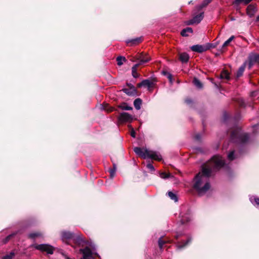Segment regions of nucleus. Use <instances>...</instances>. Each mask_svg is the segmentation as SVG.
<instances>
[{
    "label": "nucleus",
    "instance_id": "nucleus-1",
    "mask_svg": "<svg viewBox=\"0 0 259 259\" xmlns=\"http://www.w3.org/2000/svg\"><path fill=\"white\" fill-rule=\"evenodd\" d=\"M224 164V160L221 156H214L209 163L202 167V171L195 176L193 181V188L199 194L206 192L210 187L209 178L212 171L219 170Z\"/></svg>",
    "mask_w": 259,
    "mask_h": 259
},
{
    "label": "nucleus",
    "instance_id": "nucleus-2",
    "mask_svg": "<svg viewBox=\"0 0 259 259\" xmlns=\"http://www.w3.org/2000/svg\"><path fill=\"white\" fill-rule=\"evenodd\" d=\"M134 151L137 155L144 159L149 158L158 161L162 159V157L158 152L149 150L146 148L136 147L134 148Z\"/></svg>",
    "mask_w": 259,
    "mask_h": 259
},
{
    "label": "nucleus",
    "instance_id": "nucleus-3",
    "mask_svg": "<svg viewBox=\"0 0 259 259\" xmlns=\"http://www.w3.org/2000/svg\"><path fill=\"white\" fill-rule=\"evenodd\" d=\"M231 140L233 142L245 144L248 141L249 136L248 134L242 133L240 127H236L231 131Z\"/></svg>",
    "mask_w": 259,
    "mask_h": 259
},
{
    "label": "nucleus",
    "instance_id": "nucleus-4",
    "mask_svg": "<svg viewBox=\"0 0 259 259\" xmlns=\"http://www.w3.org/2000/svg\"><path fill=\"white\" fill-rule=\"evenodd\" d=\"M34 247L36 249L41 251H45L48 254H52L54 253V248L49 244H42L35 245Z\"/></svg>",
    "mask_w": 259,
    "mask_h": 259
},
{
    "label": "nucleus",
    "instance_id": "nucleus-5",
    "mask_svg": "<svg viewBox=\"0 0 259 259\" xmlns=\"http://www.w3.org/2000/svg\"><path fill=\"white\" fill-rule=\"evenodd\" d=\"M133 119V116L126 112L121 113L118 116L120 122H131Z\"/></svg>",
    "mask_w": 259,
    "mask_h": 259
},
{
    "label": "nucleus",
    "instance_id": "nucleus-6",
    "mask_svg": "<svg viewBox=\"0 0 259 259\" xmlns=\"http://www.w3.org/2000/svg\"><path fill=\"white\" fill-rule=\"evenodd\" d=\"M204 17V13L202 12L199 15H197L194 17L192 19L187 22V25H192L194 24H198L203 19Z\"/></svg>",
    "mask_w": 259,
    "mask_h": 259
},
{
    "label": "nucleus",
    "instance_id": "nucleus-7",
    "mask_svg": "<svg viewBox=\"0 0 259 259\" xmlns=\"http://www.w3.org/2000/svg\"><path fill=\"white\" fill-rule=\"evenodd\" d=\"M79 252L83 254V257L80 259H92V252L89 247H86L83 249L81 248L79 249Z\"/></svg>",
    "mask_w": 259,
    "mask_h": 259
},
{
    "label": "nucleus",
    "instance_id": "nucleus-8",
    "mask_svg": "<svg viewBox=\"0 0 259 259\" xmlns=\"http://www.w3.org/2000/svg\"><path fill=\"white\" fill-rule=\"evenodd\" d=\"M135 58L136 60H139L138 63L140 64V65L146 63L151 60L150 57L148 56V55L144 54L143 53H141L136 56Z\"/></svg>",
    "mask_w": 259,
    "mask_h": 259
},
{
    "label": "nucleus",
    "instance_id": "nucleus-9",
    "mask_svg": "<svg viewBox=\"0 0 259 259\" xmlns=\"http://www.w3.org/2000/svg\"><path fill=\"white\" fill-rule=\"evenodd\" d=\"M259 64V55L251 54L249 57L248 67L251 68L255 64Z\"/></svg>",
    "mask_w": 259,
    "mask_h": 259
},
{
    "label": "nucleus",
    "instance_id": "nucleus-10",
    "mask_svg": "<svg viewBox=\"0 0 259 259\" xmlns=\"http://www.w3.org/2000/svg\"><path fill=\"white\" fill-rule=\"evenodd\" d=\"M191 49L193 52L201 53L208 50V48H206L205 45H196L192 46Z\"/></svg>",
    "mask_w": 259,
    "mask_h": 259
},
{
    "label": "nucleus",
    "instance_id": "nucleus-11",
    "mask_svg": "<svg viewBox=\"0 0 259 259\" xmlns=\"http://www.w3.org/2000/svg\"><path fill=\"white\" fill-rule=\"evenodd\" d=\"M74 238V235L73 233L70 232H63L62 233V239L63 242H65L68 243L67 241L70 239Z\"/></svg>",
    "mask_w": 259,
    "mask_h": 259
},
{
    "label": "nucleus",
    "instance_id": "nucleus-12",
    "mask_svg": "<svg viewBox=\"0 0 259 259\" xmlns=\"http://www.w3.org/2000/svg\"><path fill=\"white\" fill-rule=\"evenodd\" d=\"M256 11V7L252 5H249L246 9L247 14L250 17L253 16Z\"/></svg>",
    "mask_w": 259,
    "mask_h": 259
},
{
    "label": "nucleus",
    "instance_id": "nucleus-13",
    "mask_svg": "<svg viewBox=\"0 0 259 259\" xmlns=\"http://www.w3.org/2000/svg\"><path fill=\"white\" fill-rule=\"evenodd\" d=\"M153 85V82L149 79L143 80L141 82L138 84V87H147L149 89Z\"/></svg>",
    "mask_w": 259,
    "mask_h": 259
},
{
    "label": "nucleus",
    "instance_id": "nucleus-14",
    "mask_svg": "<svg viewBox=\"0 0 259 259\" xmlns=\"http://www.w3.org/2000/svg\"><path fill=\"white\" fill-rule=\"evenodd\" d=\"M181 215V222L182 224H185L186 222H188L191 219V217L189 212L187 213L185 215Z\"/></svg>",
    "mask_w": 259,
    "mask_h": 259
},
{
    "label": "nucleus",
    "instance_id": "nucleus-15",
    "mask_svg": "<svg viewBox=\"0 0 259 259\" xmlns=\"http://www.w3.org/2000/svg\"><path fill=\"white\" fill-rule=\"evenodd\" d=\"M179 59L182 63H187L189 59V56L186 53H182L179 55Z\"/></svg>",
    "mask_w": 259,
    "mask_h": 259
},
{
    "label": "nucleus",
    "instance_id": "nucleus-16",
    "mask_svg": "<svg viewBox=\"0 0 259 259\" xmlns=\"http://www.w3.org/2000/svg\"><path fill=\"white\" fill-rule=\"evenodd\" d=\"M192 32L193 30L191 27H187L182 30L181 34L183 36H188L189 35L188 33H192Z\"/></svg>",
    "mask_w": 259,
    "mask_h": 259
},
{
    "label": "nucleus",
    "instance_id": "nucleus-17",
    "mask_svg": "<svg viewBox=\"0 0 259 259\" xmlns=\"http://www.w3.org/2000/svg\"><path fill=\"white\" fill-rule=\"evenodd\" d=\"M142 100L140 98L136 99L134 102V105L135 108L137 110H140L141 109V106L142 105Z\"/></svg>",
    "mask_w": 259,
    "mask_h": 259
},
{
    "label": "nucleus",
    "instance_id": "nucleus-18",
    "mask_svg": "<svg viewBox=\"0 0 259 259\" xmlns=\"http://www.w3.org/2000/svg\"><path fill=\"white\" fill-rule=\"evenodd\" d=\"M140 65V64L137 63V64L134 65L132 68V75H133V77L135 78H136L138 76V74L137 72V68Z\"/></svg>",
    "mask_w": 259,
    "mask_h": 259
},
{
    "label": "nucleus",
    "instance_id": "nucleus-19",
    "mask_svg": "<svg viewBox=\"0 0 259 259\" xmlns=\"http://www.w3.org/2000/svg\"><path fill=\"white\" fill-rule=\"evenodd\" d=\"M119 107L123 110H131L133 109L132 107L130 106L126 103H123L119 106Z\"/></svg>",
    "mask_w": 259,
    "mask_h": 259
},
{
    "label": "nucleus",
    "instance_id": "nucleus-20",
    "mask_svg": "<svg viewBox=\"0 0 259 259\" xmlns=\"http://www.w3.org/2000/svg\"><path fill=\"white\" fill-rule=\"evenodd\" d=\"M245 68V64H244L239 68V69L237 72V77H240L243 74V73L244 71Z\"/></svg>",
    "mask_w": 259,
    "mask_h": 259
},
{
    "label": "nucleus",
    "instance_id": "nucleus-21",
    "mask_svg": "<svg viewBox=\"0 0 259 259\" xmlns=\"http://www.w3.org/2000/svg\"><path fill=\"white\" fill-rule=\"evenodd\" d=\"M123 92L127 95L131 96L134 95L136 92V90L134 88L131 89H124L123 90Z\"/></svg>",
    "mask_w": 259,
    "mask_h": 259
},
{
    "label": "nucleus",
    "instance_id": "nucleus-22",
    "mask_svg": "<svg viewBox=\"0 0 259 259\" xmlns=\"http://www.w3.org/2000/svg\"><path fill=\"white\" fill-rule=\"evenodd\" d=\"M193 83L198 89H201L202 88V84L200 80L196 78H194Z\"/></svg>",
    "mask_w": 259,
    "mask_h": 259
},
{
    "label": "nucleus",
    "instance_id": "nucleus-23",
    "mask_svg": "<svg viewBox=\"0 0 259 259\" xmlns=\"http://www.w3.org/2000/svg\"><path fill=\"white\" fill-rule=\"evenodd\" d=\"M221 78L222 79H229L230 78L229 73L227 71L223 70L221 74Z\"/></svg>",
    "mask_w": 259,
    "mask_h": 259
},
{
    "label": "nucleus",
    "instance_id": "nucleus-24",
    "mask_svg": "<svg viewBox=\"0 0 259 259\" xmlns=\"http://www.w3.org/2000/svg\"><path fill=\"white\" fill-rule=\"evenodd\" d=\"M168 196L170 197L171 200H174L175 202L178 201V197L177 195L171 191H169L167 193Z\"/></svg>",
    "mask_w": 259,
    "mask_h": 259
},
{
    "label": "nucleus",
    "instance_id": "nucleus-25",
    "mask_svg": "<svg viewBox=\"0 0 259 259\" xmlns=\"http://www.w3.org/2000/svg\"><path fill=\"white\" fill-rule=\"evenodd\" d=\"M169 242V240H163L162 237H160L158 240V245L160 249H162L163 245L166 242Z\"/></svg>",
    "mask_w": 259,
    "mask_h": 259
},
{
    "label": "nucleus",
    "instance_id": "nucleus-26",
    "mask_svg": "<svg viewBox=\"0 0 259 259\" xmlns=\"http://www.w3.org/2000/svg\"><path fill=\"white\" fill-rule=\"evenodd\" d=\"M116 61L118 65L121 66L123 64V62H125L126 61V59L125 57L119 56L116 58Z\"/></svg>",
    "mask_w": 259,
    "mask_h": 259
},
{
    "label": "nucleus",
    "instance_id": "nucleus-27",
    "mask_svg": "<svg viewBox=\"0 0 259 259\" xmlns=\"http://www.w3.org/2000/svg\"><path fill=\"white\" fill-rule=\"evenodd\" d=\"M141 39L140 37L136 38L135 39H133L132 40H129L127 41V43H132V45H136L141 42Z\"/></svg>",
    "mask_w": 259,
    "mask_h": 259
},
{
    "label": "nucleus",
    "instance_id": "nucleus-28",
    "mask_svg": "<svg viewBox=\"0 0 259 259\" xmlns=\"http://www.w3.org/2000/svg\"><path fill=\"white\" fill-rule=\"evenodd\" d=\"M15 253L13 251L4 256L2 259H13L15 256Z\"/></svg>",
    "mask_w": 259,
    "mask_h": 259
},
{
    "label": "nucleus",
    "instance_id": "nucleus-29",
    "mask_svg": "<svg viewBox=\"0 0 259 259\" xmlns=\"http://www.w3.org/2000/svg\"><path fill=\"white\" fill-rule=\"evenodd\" d=\"M234 36H231L227 40H226L222 46V49H223L225 47L229 45L230 42L234 39Z\"/></svg>",
    "mask_w": 259,
    "mask_h": 259
},
{
    "label": "nucleus",
    "instance_id": "nucleus-30",
    "mask_svg": "<svg viewBox=\"0 0 259 259\" xmlns=\"http://www.w3.org/2000/svg\"><path fill=\"white\" fill-rule=\"evenodd\" d=\"M211 0H205L199 6V9H202L203 8L207 6V5L211 2Z\"/></svg>",
    "mask_w": 259,
    "mask_h": 259
},
{
    "label": "nucleus",
    "instance_id": "nucleus-31",
    "mask_svg": "<svg viewBox=\"0 0 259 259\" xmlns=\"http://www.w3.org/2000/svg\"><path fill=\"white\" fill-rule=\"evenodd\" d=\"M163 74L165 75H166L167 77L169 79V82L171 84H172L173 83L172 75L166 71H163Z\"/></svg>",
    "mask_w": 259,
    "mask_h": 259
},
{
    "label": "nucleus",
    "instance_id": "nucleus-32",
    "mask_svg": "<svg viewBox=\"0 0 259 259\" xmlns=\"http://www.w3.org/2000/svg\"><path fill=\"white\" fill-rule=\"evenodd\" d=\"M252 0H235L234 4H239L240 3H243L245 5H247Z\"/></svg>",
    "mask_w": 259,
    "mask_h": 259
},
{
    "label": "nucleus",
    "instance_id": "nucleus-33",
    "mask_svg": "<svg viewBox=\"0 0 259 259\" xmlns=\"http://www.w3.org/2000/svg\"><path fill=\"white\" fill-rule=\"evenodd\" d=\"M41 235V234L39 232H35V233H30L29 235V237L32 239H34L35 238H36L37 237L40 236Z\"/></svg>",
    "mask_w": 259,
    "mask_h": 259
},
{
    "label": "nucleus",
    "instance_id": "nucleus-34",
    "mask_svg": "<svg viewBox=\"0 0 259 259\" xmlns=\"http://www.w3.org/2000/svg\"><path fill=\"white\" fill-rule=\"evenodd\" d=\"M159 176L162 179H167L169 178L171 175L170 174H166L165 172H162L159 173Z\"/></svg>",
    "mask_w": 259,
    "mask_h": 259
},
{
    "label": "nucleus",
    "instance_id": "nucleus-35",
    "mask_svg": "<svg viewBox=\"0 0 259 259\" xmlns=\"http://www.w3.org/2000/svg\"><path fill=\"white\" fill-rule=\"evenodd\" d=\"M74 241L76 243L80 245L82 242H83L82 239L81 238L80 236H78L76 237V238L74 239Z\"/></svg>",
    "mask_w": 259,
    "mask_h": 259
},
{
    "label": "nucleus",
    "instance_id": "nucleus-36",
    "mask_svg": "<svg viewBox=\"0 0 259 259\" xmlns=\"http://www.w3.org/2000/svg\"><path fill=\"white\" fill-rule=\"evenodd\" d=\"M234 152L233 151L230 152L228 155V158L230 160H233L235 159Z\"/></svg>",
    "mask_w": 259,
    "mask_h": 259
},
{
    "label": "nucleus",
    "instance_id": "nucleus-37",
    "mask_svg": "<svg viewBox=\"0 0 259 259\" xmlns=\"http://www.w3.org/2000/svg\"><path fill=\"white\" fill-rule=\"evenodd\" d=\"M191 239H188L187 240V241H186L185 243H184V244H181L178 245V248H182L184 247L185 246H186V245H187V244L189 242H190V241H191Z\"/></svg>",
    "mask_w": 259,
    "mask_h": 259
},
{
    "label": "nucleus",
    "instance_id": "nucleus-38",
    "mask_svg": "<svg viewBox=\"0 0 259 259\" xmlns=\"http://www.w3.org/2000/svg\"><path fill=\"white\" fill-rule=\"evenodd\" d=\"M146 166L150 171H153L154 170V167L152 164L148 163Z\"/></svg>",
    "mask_w": 259,
    "mask_h": 259
},
{
    "label": "nucleus",
    "instance_id": "nucleus-39",
    "mask_svg": "<svg viewBox=\"0 0 259 259\" xmlns=\"http://www.w3.org/2000/svg\"><path fill=\"white\" fill-rule=\"evenodd\" d=\"M205 47L206 48H208V50H209L210 48H214L216 47V45H214L212 44H207L205 45Z\"/></svg>",
    "mask_w": 259,
    "mask_h": 259
},
{
    "label": "nucleus",
    "instance_id": "nucleus-40",
    "mask_svg": "<svg viewBox=\"0 0 259 259\" xmlns=\"http://www.w3.org/2000/svg\"><path fill=\"white\" fill-rule=\"evenodd\" d=\"M115 172H116V170L115 169H111L110 170V177L111 178H113L114 175H115Z\"/></svg>",
    "mask_w": 259,
    "mask_h": 259
},
{
    "label": "nucleus",
    "instance_id": "nucleus-41",
    "mask_svg": "<svg viewBox=\"0 0 259 259\" xmlns=\"http://www.w3.org/2000/svg\"><path fill=\"white\" fill-rule=\"evenodd\" d=\"M131 135L133 138H135V137H136V133L134 130V128H132V127H131Z\"/></svg>",
    "mask_w": 259,
    "mask_h": 259
},
{
    "label": "nucleus",
    "instance_id": "nucleus-42",
    "mask_svg": "<svg viewBox=\"0 0 259 259\" xmlns=\"http://www.w3.org/2000/svg\"><path fill=\"white\" fill-rule=\"evenodd\" d=\"M253 200L255 204L257 205H259V198L254 197H253Z\"/></svg>",
    "mask_w": 259,
    "mask_h": 259
},
{
    "label": "nucleus",
    "instance_id": "nucleus-43",
    "mask_svg": "<svg viewBox=\"0 0 259 259\" xmlns=\"http://www.w3.org/2000/svg\"><path fill=\"white\" fill-rule=\"evenodd\" d=\"M192 100H191V99H186V100H185V102H186L187 104H189L191 103H192Z\"/></svg>",
    "mask_w": 259,
    "mask_h": 259
},
{
    "label": "nucleus",
    "instance_id": "nucleus-44",
    "mask_svg": "<svg viewBox=\"0 0 259 259\" xmlns=\"http://www.w3.org/2000/svg\"><path fill=\"white\" fill-rule=\"evenodd\" d=\"M195 138L196 140H199L200 139V135L199 134H197L195 137Z\"/></svg>",
    "mask_w": 259,
    "mask_h": 259
},
{
    "label": "nucleus",
    "instance_id": "nucleus-45",
    "mask_svg": "<svg viewBox=\"0 0 259 259\" xmlns=\"http://www.w3.org/2000/svg\"><path fill=\"white\" fill-rule=\"evenodd\" d=\"M113 169H115V170H116V166L115 165V164H113Z\"/></svg>",
    "mask_w": 259,
    "mask_h": 259
},
{
    "label": "nucleus",
    "instance_id": "nucleus-46",
    "mask_svg": "<svg viewBox=\"0 0 259 259\" xmlns=\"http://www.w3.org/2000/svg\"><path fill=\"white\" fill-rule=\"evenodd\" d=\"M107 110L108 112H111L113 110V108H110L109 109H106Z\"/></svg>",
    "mask_w": 259,
    "mask_h": 259
},
{
    "label": "nucleus",
    "instance_id": "nucleus-47",
    "mask_svg": "<svg viewBox=\"0 0 259 259\" xmlns=\"http://www.w3.org/2000/svg\"><path fill=\"white\" fill-rule=\"evenodd\" d=\"M256 21L259 22V15L256 17Z\"/></svg>",
    "mask_w": 259,
    "mask_h": 259
},
{
    "label": "nucleus",
    "instance_id": "nucleus-48",
    "mask_svg": "<svg viewBox=\"0 0 259 259\" xmlns=\"http://www.w3.org/2000/svg\"><path fill=\"white\" fill-rule=\"evenodd\" d=\"M12 235H9L7 237V240H9L11 237Z\"/></svg>",
    "mask_w": 259,
    "mask_h": 259
},
{
    "label": "nucleus",
    "instance_id": "nucleus-49",
    "mask_svg": "<svg viewBox=\"0 0 259 259\" xmlns=\"http://www.w3.org/2000/svg\"><path fill=\"white\" fill-rule=\"evenodd\" d=\"M255 93H256L255 92H253V93H252V96H255V95H254V94H255Z\"/></svg>",
    "mask_w": 259,
    "mask_h": 259
},
{
    "label": "nucleus",
    "instance_id": "nucleus-50",
    "mask_svg": "<svg viewBox=\"0 0 259 259\" xmlns=\"http://www.w3.org/2000/svg\"><path fill=\"white\" fill-rule=\"evenodd\" d=\"M250 201H251L252 203H253V201H252V198H250Z\"/></svg>",
    "mask_w": 259,
    "mask_h": 259
},
{
    "label": "nucleus",
    "instance_id": "nucleus-51",
    "mask_svg": "<svg viewBox=\"0 0 259 259\" xmlns=\"http://www.w3.org/2000/svg\"><path fill=\"white\" fill-rule=\"evenodd\" d=\"M258 41L259 42V39L258 40Z\"/></svg>",
    "mask_w": 259,
    "mask_h": 259
}]
</instances>
